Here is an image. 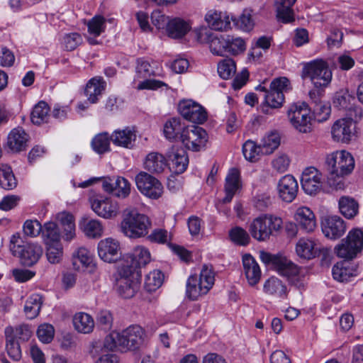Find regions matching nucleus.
I'll return each mask as SVG.
<instances>
[{
	"instance_id": "473e14b6",
	"label": "nucleus",
	"mask_w": 363,
	"mask_h": 363,
	"mask_svg": "<svg viewBox=\"0 0 363 363\" xmlns=\"http://www.w3.org/2000/svg\"><path fill=\"white\" fill-rule=\"evenodd\" d=\"M316 242L312 238H301L296 245V255L303 259H310L317 254Z\"/></svg>"
},
{
	"instance_id": "49530a36",
	"label": "nucleus",
	"mask_w": 363,
	"mask_h": 363,
	"mask_svg": "<svg viewBox=\"0 0 363 363\" xmlns=\"http://www.w3.org/2000/svg\"><path fill=\"white\" fill-rule=\"evenodd\" d=\"M43 300L40 295L35 294L28 297L26 300L24 311L29 319L35 318L40 313Z\"/></svg>"
},
{
	"instance_id": "aec40b11",
	"label": "nucleus",
	"mask_w": 363,
	"mask_h": 363,
	"mask_svg": "<svg viewBox=\"0 0 363 363\" xmlns=\"http://www.w3.org/2000/svg\"><path fill=\"white\" fill-rule=\"evenodd\" d=\"M169 167L175 174H182L187 168L189 158L186 151L182 148L173 146L167 154Z\"/></svg>"
},
{
	"instance_id": "8fccbe9b",
	"label": "nucleus",
	"mask_w": 363,
	"mask_h": 363,
	"mask_svg": "<svg viewBox=\"0 0 363 363\" xmlns=\"http://www.w3.org/2000/svg\"><path fill=\"white\" fill-rule=\"evenodd\" d=\"M242 153L245 158L250 162L257 161L262 154L260 143L257 145L255 142L248 140L242 145Z\"/></svg>"
},
{
	"instance_id": "c9c22d12",
	"label": "nucleus",
	"mask_w": 363,
	"mask_h": 363,
	"mask_svg": "<svg viewBox=\"0 0 363 363\" xmlns=\"http://www.w3.org/2000/svg\"><path fill=\"white\" fill-rule=\"evenodd\" d=\"M296 0H276L277 16L283 23H290L294 20L292 6Z\"/></svg>"
},
{
	"instance_id": "13d9d810",
	"label": "nucleus",
	"mask_w": 363,
	"mask_h": 363,
	"mask_svg": "<svg viewBox=\"0 0 363 363\" xmlns=\"http://www.w3.org/2000/svg\"><path fill=\"white\" fill-rule=\"evenodd\" d=\"M230 240L238 245L245 246L249 244L250 238L247 232L240 228L235 227L229 232Z\"/></svg>"
},
{
	"instance_id": "1a4fd4ad",
	"label": "nucleus",
	"mask_w": 363,
	"mask_h": 363,
	"mask_svg": "<svg viewBox=\"0 0 363 363\" xmlns=\"http://www.w3.org/2000/svg\"><path fill=\"white\" fill-rule=\"evenodd\" d=\"M135 181L140 193L150 199H157L163 194L164 187L162 183L145 172H139L135 176Z\"/></svg>"
},
{
	"instance_id": "c03bdc74",
	"label": "nucleus",
	"mask_w": 363,
	"mask_h": 363,
	"mask_svg": "<svg viewBox=\"0 0 363 363\" xmlns=\"http://www.w3.org/2000/svg\"><path fill=\"white\" fill-rule=\"evenodd\" d=\"M209 48L213 55L223 56L226 55L227 35H213L206 33Z\"/></svg>"
},
{
	"instance_id": "b1692460",
	"label": "nucleus",
	"mask_w": 363,
	"mask_h": 363,
	"mask_svg": "<svg viewBox=\"0 0 363 363\" xmlns=\"http://www.w3.org/2000/svg\"><path fill=\"white\" fill-rule=\"evenodd\" d=\"M274 269L281 276L286 277L289 281L297 286L300 285L298 267L286 257H281L280 259L277 260Z\"/></svg>"
},
{
	"instance_id": "a211bd4d",
	"label": "nucleus",
	"mask_w": 363,
	"mask_h": 363,
	"mask_svg": "<svg viewBox=\"0 0 363 363\" xmlns=\"http://www.w3.org/2000/svg\"><path fill=\"white\" fill-rule=\"evenodd\" d=\"M277 189L279 198L284 202L291 203L297 196L298 184L292 175L286 174L279 180Z\"/></svg>"
},
{
	"instance_id": "de8ad7c7",
	"label": "nucleus",
	"mask_w": 363,
	"mask_h": 363,
	"mask_svg": "<svg viewBox=\"0 0 363 363\" xmlns=\"http://www.w3.org/2000/svg\"><path fill=\"white\" fill-rule=\"evenodd\" d=\"M17 186V181L11 167L0 165V186L6 190H11Z\"/></svg>"
},
{
	"instance_id": "338daca9",
	"label": "nucleus",
	"mask_w": 363,
	"mask_h": 363,
	"mask_svg": "<svg viewBox=\"0 0 363 363\" xmlns=\"http://www.w3.org/2000/svg\"><path fill=\"white\" fill-rule=\"evenodd\" d=\"M113 320L112 313L108 310H101L97 314V323L104 330H110L113 325Z\"/></svg>"
},
{
	"instance_id": "4c0bfd02",
	"label": "nucleus",
	"mask_w": 363,
	"mask_h": 363,
	"mask_svg": "<svg viewBox=\"0 0 363 363\" xmlns=\"http://www.w3.org/2000/svg\"><path fill=\"white\" fill-rule=\"evenodd\" d=\"M73 325L77 331L88 334L93 331L94 321L92 317L84 312L77 313L73 317Z\"/></svg>"
},
{
	"instance_id": "2f4dec72",
	"label": "nucleus",
	"mask_w": 363,
	"mask_h": 363,
	"mask_svg": "<svg viewBox=\"0 0 363 363\" xmlns=\"http://www.w3.org/2000/svg\"><path fill=\"white\" fill-rule=\"evenodd\" d=\"M43 254V248L36 243H29L24 246L21 251L22 264L30 267L35 264Z\"/></svg>"
},
{
	"instance_id": "6ab92c4d",
	"label": "nucleus",
	"mask_w": 363,
	"mask_h": 363,
	"mask_svg": "<svg viewBox=\"0 0 363 363\" xmlns=\"http://www.w3.org/2000/svg\"><path fill=\"white\" fill-rule=\"evenodd\" d=\"M294 219L297 226L306 233L313 232L317 225L314 213L307 206L297 208Z\"/></svg>"
},
{
	"instance_id": "4be33fe9",
	"label": "nucleus",
	"mask_w": 363,
	"mask_h": 363,
	"mask_svg": "<svg viewBox=\"0 0 363 363\" xmlns=\"http://www.w3.org/2000/svg\"><path fill=\"white\" fill-rule=\"evenodd\" d=\"M126 259L127 263H121V265L131 268L133 272H136L137 268L145 266L150 261V253L147 248L137 246L134 248L133 253L126 257Z\"/></svg>"
},
{
	"instance_id": "cd10ccee",
	"label": "nucleus",
	"mask_w": 363,
	"mask_h": 363,
	"mask_svg": "<svg viewBox=\"0 0 363 363\" xmlns=\"http://www.w3.org/2000/svg\"><path fill=\"white\" fill-rule=\"evenodd\" d=\"M106 83L101 77L91 78L86 84L84 94L87 100L91 104H95L98 101L99 97L106 89Z\"/></svg>"
},
{
	"instance_id": "ea45409f",
	"label": "nucleus",
	"mask_w": 363,
	"mask_h": 363,
	"mask_svg": "<svg viewBox=\"0 0 363 363\" xmlns=\"http://www.w3.org/2000/svg\"><path fill=\"white\" fill-rule=\"evenodd\" d=\"M188 125H185L182 123L181 120L177 118H172L168 120L164 125V134L168 140L180 139L182 132L186 128Z\"/></svg>"
},
{
	"instance_id": "79ce46f5",
	"label": "nucleus",
	"mask_w": 363,
	"mask_h": 363,
	"mask_svg": "<svg viewBox=\"0 0 363 363\" xmlns=\"http://www.w3.org/2000/svg\"><path fill=\"white\" fill-rule=\"evenodd\" d=\"M42 238L45 245L62 243L60 230L57 225L53 222H48L44 224Z\"/></svg>"
},
{
	"instance_id": "0e129e2a",
	"label": "nucleus",
	"mask_w": 363,
	"mask_h": 363,
	"mask_svg": "<svg viewBox=\"0 0 363 363\" xmlns=\"http://www.w3.org/2000/svg\"><path fill=\"white\" fill-rule=\"evenodd\" d=\"M264 99L268 106L277 108L282 106L284 101V95L281 92L269 90V93L264 94Z\"/></svg>"
},
{
	"instance_id": "f8f14e48",
	"label": "nucleus",
	"mask_w": 363,
	"mask_h": 363,
	"mask_svg": "<svg viewBox=\"0 0 363 363\" xmlns=\"http://www.w3.org/2000/svg\"><path fill=\"white\" fill-rule=\"evenodd\" d=\"M310 109L306 103L292 105L288 111V116L292 125L301 133H308L311 130Z\"/></svg>"
},
{
	"instance_id": "bf43d9fd",
	"label": "nucleus",
	"mask_w": 363,
	"mask_h": 363,
	"mask_svg": "<svg viewBox=\"0 0 363 363\" xmlns=\"http://www.w3.org/2000/svg\"><path fill=\"white\" fill-rule=\"evenodd\" d=\"M87 26L89 34L99 36L105 30L106 19L101 16H96L89 21Z\"/></svg>"
},
{
	"instance_id": "f704fd0d",
	"label": "nucleus",
	"mask_w": 363,
	"mask_h": 363,
	"mask_svg": "<svg viewBox=\"0 0 363 363\" xmlns=\"http://www.w3.org/2000/svg\"><path fill=\"white\" fill-rule=\"evenodd\" d=\"M167 167L165 157L158 152L149 153L145 160L144 167L152 173H161Z\"/></svg>"
},
{
	"instance_id": "a19ab883",
	"label": "nucleus",
	"mask_w": 363,
	"mask_h": 363,
	"mask_svg": "<svg viewBox=\"0 0 363 363\" xmlns=\"http://www.w3.org/2000/svg\"><path fill=\"white\" fill-rule=\"evenodd\" d=\"M281 138L278 132L271 131L261 139L260 145L262 154L270 155L280 145Z\"/></svg>"
},
{
	"instance_id": "f257e3e1",
	"label": "nucleus",
	"mask_w": 363,
	"mask_h": 363,
	"mask_svg": "<svg viewBox=\"0 0 363 363\" xmlns=\"http://www.w3.org/2000/svg\"><path fill=\"white\" fill-rule=\"evenodd\" d=\"M145 331L138 325H130L121 333L112 332L104 341V349L126 352L138 350L143 344Z\"/></svg>"
},
{
	"instance_id": "9b49d317",
	"label": "nucleus",
	"mask_w": 363,
	"mask_h": 363,
	"mask_svg": "<svg viewBox=\"0 0 363 363\" xmlns=\"http://www.w3.org/2000/svg\"><path fill=\"white\" fill-rule=\"evenodd\" d=\"M180 140L187 149L197 152L206 146L208 134L201 127L188 125L182 132Z\"/></svg>"
},
{
	"instance_id": "4468645a",
	"label": "nucleus",
	"mask_w": 363,
	"mask_h": 363,
	"mask_svg": "<svg viewBox=\"0 0 363 363\" xmlns=\"http://www.w3.org/2000/svg\"><path fill=\"white\" fill-rule=\"evenodd\" d=\"M321 229L327 238L336 240L340 238L347 229V223L339 216H328L321 221Z\"/></svg>"
},
{
	"instance_id": "c756f323",
	"label": "nucleus",
	"mask_w": 363,
	"mask_h": 363,
	"mask_svg": "<svg viewBox=\"0 0 363 363\" xmlns=\"http://www.w3.org/2000/svg\"><path fill=\"white\" fill-rule=\"evenodd\" d=\"M136 73L140 78L160 76L161 66L156 61L140 58L137 60Z\"/></svg>"
},
{
	"instance_id": "2eb2a0df",
	"label": "nucleus",
	"mask_w": 363,
	"mask_h": 363,
	"mask_svg": "<svg viewBox=\"0 0 363 363\" xmlns=\"http://www.w3.org/2000/svg\"><path fill=\"white\" fill-rule=\"evenodd\" d=\"M323 177L322 173L313 167L306 168L301 175V184L303 190L309 195H315L322 188Z\"/></svg>"
},
{
	"instance_id": "a878e982",
	"label": "nucleus",
	"mask_w": 363,
	"mask_h": 363,
	"mask_svg": "<svg viewBox=\"0 0 363 363\" xmlns=\"http://www.w3.org/2000/svg\"><path fill=\"white\" fill-rule=\"evenodd\" d=\"M205 21L212 29L223 30L230 27V20L227 13L210 10L205 16Z\"/></svg>"
},
{
	"instance_id": "7c9ffc66",
	"label": "nucleus",
	"mask_w": 363,
	"mask_h": 363,
	"mask_svg": "<svg viewBox=\"0 0 363 363\" xmlns=\"http://www.w3.org/2000/svg\"><path fill=\"white\" fill-rule=\"evenodd\" d=\"M333 278L340 282L348 281L357 275V268L348 261H342L335 264L332 269Z\"/></svg>"
},
{
	"instance_id": "774afa93",
	"label": "nucleus",
	"mask_w": 363,
	"mask_h": 363,
	"mask_svg": "<svg viewBox=\"0 0 363 363\" xmlns=\"http://www.w3.org/2000/svg\"><path fill=\"white\" fill-rule=\"evenodd\" d=\"M43 226L38 220H28L24 223L23 232L30 237H36L42 233Z\"/></svg>"
},
{
	"instance_id": "6e6d98bb",
	"label": "nucleus",
	"mask_w": 363,
	"mask_h": 363,
	"mask_svg": "<svg viewBox=\"0 0 363 363\" xmlns=\"http://www.w3.org/2000/svg\"><path fill=\"white\" fill-rule=\"evenodd\" d=\"M236 65L231 58H226L218 64V72L220 77L225 79L230 78L235 74Z\"/></svg>"
},
{
	"instance_id": "37998d69",
	"label": "nucleus",
	"mask_w": 363,
	"mask_h": 363,
	"mask_svg": "<svg viewBox=\"0 0 363 363\" xmlns=\"http://www.w3.org/2000/svg\"><path fill=\"white\" fill-rule=\"evenodd\" d=\"M81 228L85 235L90 238H99L104 233L101 222L96 219H84L81 223Z\"/></svg>"
},
{
	"instance_id": "0eeeda50",
	"label": "nucleus",
	"mask_w": 363,
	"mask_h": 363,
	"mask_svg": "<svg viewBox=\"0 0 363 363\" xmlns=\"http://www.w3.org/2000/svg\"><path fill=\"white\" fill-rule=\"evenodd\" d=\"M326 164L330 174L333 177H342L350 174L354 167V160L345 151H336L326 157Z\"/></svg>"
},
{
	"instance_id": "dca6fc26",
	"label": "nucleus",
	"mask_w": 363,
	"mask_h": 363,
	"mask_svg": "<svg viewBox=\"0 0 363 363\" xmlns=\"http://www.w3.org/2000/svg\"><path fill=\"white\" fill-rule=\"evenodd\" d=\"M355 133V124L348 118H340L332 126L331 134L333 140L343 143H350Z\"/></svg>"
},
{
	"instance_id": "680f3d73",
	"label": "nucleus",
	"mask_w": 363,
	"mask_h": 363,
	"mask_svg": "<svg viewBox=\"0 0 363 363\" xmlns=\"http://www.w3.org/2000/svg\"><path fill=\"white\" fill-rule=\"evenodd\" d=\"M290 163L291 160L288 155L279 153L272 161V166L277 172L284 173L288 170Z\"/></svg>"
},
{
	"instance_id": "7ed1b4c3",
	"label": "nucleus",
	"mask_w": 363,
	"mask_h": 363,
	"mask_svg": "<svg viewBox=\"0 0 363 363\" xmlns=\"http://www.w3.org/2000/svg\"><path fill=\"white\" fill-rule=\"evenodd\" d=\"M282 219L273 214H262L250 223L248 230L252 237L259 242L269 239L274 232L282 228Z\"/></svg>"
},
{
	"instance_id": "3c124183",
	"label": "nucleus",
	"mask_w": 363,
	"mask_h": 363,
	"mask_svg": "<svg viewBox=\"0 0 363 363\" xmlns=\"http://www.w3.org/2000/svg\"><path fill=\"white\" fill-rule=\"evenodd\" d=\"M163 281V273L160 270H154L147 274L145 287L150 292L155 291L162 286Z\"/></svg>"
},
{
	"instance_id": "393cba45",
	"label": "nucleus",
	"mask_w": 363,
	"mask_h": 363,
	"mask_svg": "<svg viewBox=\"0 0 363 363\" xmlns=\"http://www.w3.org/2000/svg\"><path fill=\"white\" fill-rule=\"evenodd\" d=\"M241 187L240 172L237 168L229 169L225 177V196L223 199V203H229L236 191Z\"/></svg>"
},
{
	"instance_id": "5fc2aeb1",
	"label": "nucleus",
	"mask_w": 363,
	"mask_h": 363,
	"mask_svg": "<svg viewBox=\"0 0 363 363\" xmlns=\"http://www.w3.org/2000/svg\"><path fill=\"white\" fill-rule=\"evenodd\" d=\"M45 245V255L51 264H58L63 257V247L62 243L48 244Z\"/></svg>"
},
{
	"instance_id": "9d476101",
	"label": "nucleus",
	"mask_w": 363,
	"mask_h": 363,
	"mask_svg": "<svg viewBox=\"0 0 363 363\" xmlns=\"http://www.w3.org/2000/svg\"><path fill=\"white\" fill-rule=\"evenodd\" d=\"M92 211L99 217L105 219L116 218L120 213L118 201L106 196H95L89 199Z\"/></svg>"
},
{
	"instance_id": "e433bc0d",
	"label": "nucleus",
	"mask_w": 363,
	"mask_h": 363,
	"mask_svg": "<svg viewBox=\"0 0 363 363\" xmlns=\"http://www.w3.org/2000/svg\"><path fill=\"white\" fill-rule=\"evenodd\" d=\"M338 207L340 213L347 219L355 217L359 212L357 201L347 196H341L338 201Z\"/></svg>"
},
{
	"instance_id": "f03ea898",
	"label": "nucleus",
	"mask_w": 363,
	"mask_h": 363,
	"mask_svg": "<svg viewBox=\"0 0 363 363\" xmlns=\"http://www.w3.org/2000/svg\"><path fill=\"white\" fill-rule=\"evenodd\" d=\"M214 272L211 267L203 265L199 274L191 275L186 284V296L192 301L208 294L214 284Z\"/></svg>"
},
{
	"instance_id": "5701e85b",
	"label": "nucleus",
	"mask_w": 363,
	"mask_h": 363,
	"mask_svg": "<svg viewBox=\"0 0 363 363\" xmlns=\"http://www.w3.org/2000/svg\"><path fill=\"white\" fill-rule=\"evenodd\" d=\"M136 137L134 128L125 127L122 130H114L111 135V139L116 146L131 149L135 145Z\"/></svg>"
},
{
	"instance_id": "603ef678",
	"label": "nucleus",
	"mask_w": 363,
	"mask_h": 363,
	"mask_svg": "<svg viewBox=\"0 0 363 363\" xmlns=\"http://www.w3.org/2000/svg\"><path fill=\"white\" fill-rule=\"evenodd\" d=\"M132 185L130 182L123 177H117L115 179L113 195L119 199H125L131 192Z\"/></svg>"
},
{
	"instance_id": "72a5a7b5",
	"label": "nucleus",
	"mask_w": 363,
	"mask_h": 363,
	"mask_svg": "<svg viewBox=\"0 0 363 363\" xmlns=\"http://www.w3.org/2000/svg\"><path fill=\"white\" fill-rule=\"evenodd\" d=\"M190 28V25L179 18L169 20L167 24L168 36L174 39L183 38L189 31Z\"/></svg>"
},
{
	"instance_id": "bb28decb",
	"label": "nucleus",
	"mask_w": 363,
	"mask_h": 363,
	"mask_svg": "<svg viewBox=\"0 0 363 363\" xmlns=\"http://www.w3.org/2000/svg\"><path fill=\"white\" fill-rule=\"evenodd\" d=\"M242 264L248 283L252 286L257 284L261 277V270L255 258L250 255H245Z\"/></svg>"
},
{
	"instance_id": "423d86ee",
	"label": "nucleus",
	"mask_w": 363,
	"mask_h": 363,
	"mask_svg": "<svg viewBox=\"0 0 363 363\" xmlns=\"http://www.w3.org/2000/svg\"><path fill=\"white\" fill-rule=\"evenodd\" d=\"M363 249V231L360 228H353L347 237L335 247L334 251L338 257L352 259Z\"/></svg>"
},
{
	"instance_id": "6e6552de",
	"label": "nucleus",
	"mask_w": 363,
	"mask_h": 363,
	"mask_svg": "<svg viewBox=\"0 0 363 363\" xmlns=\"http://www.w3.org/2000/svg\"><path fill=\"white\" fill-rule=\"evenodd\" d=\"M116 287L118 294L124 298H132L139 289L140 280L138 274L131 268H126L120 264Z\"/></svg>"
},
{
	"instance_id": "864d4df0",
	"label": "nucleus",
	"mask_w": 363,
	"mask_h": 363,
	"mask_svg": "<svg viewBox=\"0 0 363 363\" xmlns=\"http://www.w3.org/2000/svg\"><path fill=\"white\" fill-rule=\"evenodd\" d=\"M226 54L238 55L242 53L246 49L245 40L240 37L227 35Z\"/></svg>"
},
{
	"instance_id": "f3484780",
	"label": "nucleus",
	"mask_w": 363,
	"mask_h": 363,
	"mask_svg": "<svg viewBox=\"0 0 363 363\" xmlns=\"http://www.w3.org/2000/svg\"><path fill=\"white\" fill-rule=\"evenodd\" d=\"M97 250L99 257L106 262H115L121 257L120 243L111 238L101 240L98 243Z\"/></svg>"
},
{
	"instance_id": "052dcab7",
	"label": "nucleus",
	"mask_w": 363,
	"mask_h": 363,
	"mask_svg": "<svg viewBox=\"0 0 363 363\" xmlns=\"http://www.w3.org/2000/svg\"><path fill=\"white\" fill-rule=\"evenodd\" d=\"M351 101H354V98L347 91H340L335 94L333 104L339 109L347 110L351 105Z\"/></svg>"
},
{
	"instance_id": "58836bf2",
	"label": "nucleus",
	"mask_w": 363,
	"mask_h": 363,
	"mask_svg": "<svg viewBox=\"0 0 363 363\" xmlns=\"http://www.w3.org/2000/svg\"><path fill=\"white\" fill-rule=\"evenodd\" d=\"M6 350L8 355L13 361L18 362L22 357L19 342L13 338L11 326L5 328Z\"/></svg>"
},
{
	"instance_id": "20e7f679",
	"label": "nucleus",
	"mask_w": 363,
	"mask_h": 363,
	"mask_svg": "<svg viewBox=\"0 0 363 363\" xmlns=\"http://www.w3.org/2000/svg\"><path fill=\"white\" fill-rule=\"evenodd\" d=\"M302 78L308 79L315 88L321 89L330 84L333 73L327 62L316 59L303 65Z\"/></svg>"
},
{
	"instance_id": "a18cd8bd",
	"label": "nucleus",
	"mask_w": 363,
	"mask_h": 363,
	"mask_svg": "<svg viewBox=\"0 0 363 363\" xmlns=\"http://www.w3.org/2000/svg\"><path fill=\"white\" fill-rule=\"evenodd\" d=\"M50 107L45 101H40L33 108L31 121L36 125L47 123L50 118Z\"/></svg>"
},
{
	"instance_id": "ddd939ff",
	"label": "nucleus",
	"mask_w": 363,
	"mask_h": 363,
	"mask_svg": "<svg viewBox=\"0 0 363 363\" xmlns=\"http://www.w3.org/2000/svg\"><path fill=\"white\" fill-rule=\"evenodd\" d=\"M178 111L184 119L194 123L202 124L208 118L205 108L191 99L180 101Z\"/></svg>"
},
{
	"instance_id": "09e8293b",
	"label": "nucleus",
	"mask_w": 363,
	"mask_h": 363,
	"mask_svg": "<svg viewBox=\"0 0 363 363\" xmlns=\"http://www.w3.org/2000/svg\"><path fill=\"white\" fill-rule=\"evenodd\" d=\"M111 136L107 132L97 134L91 140V147L98 154H103L110 151Z\"/></svg>"
},
{
	"instance_id": "c85d7f7f",
	"label": "nucleus",
	"mask_w": 363,
	"mask_h": 363,
	"mask_svg": "<svg viewBox=\"0 0 363 363\" xmlns=\"http://www.w3.org/2000/svg\"><path fill=\"white\" fill-rule=\"evenodd\" d=\"M263 291L266 294L280 299L286 298L288 295L286 286L274 277L269 278L264 282Z\"/></svg>"
},
{
	"instance_id": "69168bd1",
	"label": "nucleus",
	"mask_w": 363,
	"mask_h": 363,
	"mask_svg": "<svg viewBox=\"0 0 363 363\" xmlns=\"http://www.w3.org/2000/svg\"><path fill=\"white\" fill-rule=\"evenodd\" d=\"M54 335L55 329L50 324H42L37 330V336L39 340L43 343L50 342L54 337Z\"/></svg>"
},
{
	"instance_id": "412c9836",
	"label": "nucleus",
	"mask_w": 363,
	"mask_h": 363,
	"mask_svg": "<svg viewBox=\"0 0 363 363\" xmlns=\"http://www.w3.org/2000/svg\"><path fill=\"white\" fill-rule=\"evenodd\" d=\"M29 140L28 135L21 128H13L8 135L6 146L14 153L26 150Z\"/></svg>"
},
{
	"instance_id": "4d7b16f0",
	"label": "nucleus",
	"mask_w": 363,
	"mask_h": 363,
	"mask_svg": "<svg viewBox=\"0 0 363 363\" xmlns=\"http://www.w3.org/2000/svg\"><path fill=\"white\" fill-rule=\"evenodd\" d=\"M311 108H313L314 119L318 122L328 120L331 113L330 106L321 101H315Z\"/></svg>"
},
{
	"instance_id": "39448f33",
	"label": "nucleus",
	"mask_w": 363,
	"mask_h": 363,
	"mask_svg": "<svg viewBox=\"0 0 363 363\" xmlns=\"http://www.w3.org/2000/svg\"><path fill=\"white\" fill-rule=\"evenodd\" d=\"M150 221L147 216L131 211L125 213L121 223V231L128 238H139L148 233Z\"/></svg>"
},
{
	"instance_id": "e2e57ef3",
	"label": "nucleus",
	"mask_w": 363,
	"mask_h": 363,
	"mask_svg": "<svg viewBox=\"0 0 363 363\" xmlns=\"http://www.w3.org/2000/svg\"><path fill=\"white\" fill-rule=\"evenodd\" d=\"M82 43V38L77 33L65 34L63 36L62 43L65 50L72 51L76 49Z\"/></svg>"
}]
</instances>
